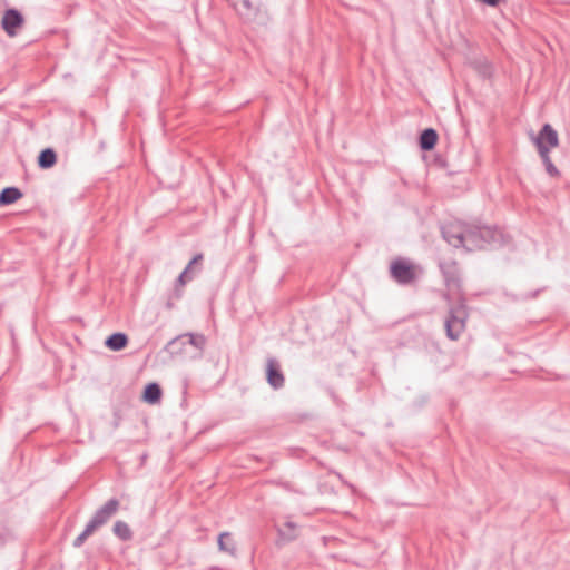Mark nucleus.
Masks as SVG:
<instances>
[{
  "mask_svg": "<svg viewBox=\"0 0 570 570\" xmlns=\"http://www.w3.org/2000/svg\"><path fill=\"white\" fill-rule=\"evenodd\" d=\"M118 501L110 500L108 501L91 519V521L87 524L86 529L81 534H79L73 544L76 547H80L85 540L91 535L100 525L105 524L112 514H115L118 510Z\"/></svg>",
  "mask_w": 570,
  "mask_h": 570,
  "instance_id": "f257e3e1",
  "label": "nucleus"
},
{
  "mask_svg": "<svg viewBox=\"0 0 570 570\" xmlns=\"http://www.w3.org/2000/svg\"><path fill=\"white\" fill-rule=\"evenodd\" d=\"M205 343L206 340L204 335L184 334L175 340L173 345L179 348L177 353L187 355L189 358H196L200 356Z\"/></svg>",
  "mask_w": 570,
  "mask_h": 570,
  "instance_id": "f03ea898",
  "label": "nucleus"
},
{
  "mask_svg": "<svg viewBox=\"0 0 570 570\" xmlns=\"http://www.w3.org/2000/svg\"><path fill=\"white\" fill-rule=\"evenodd\" d=\"M534 144L539 154H549L550 149L559 145L558 132L549 124H546L534 138Z\"/></svg>",
  "mask_w": 570,
  "mask_h": 570,
  "instance_id": "7ed1b4c3",
  "label": "nucleus"
},
{
  "mask_svg": "<svg viewBox=\"0 0 570 570\" xmlns=\"http://www.w3.org/2000/svg\"><path fill=\"white\" fill-rule=\"evenodd\" d=\"M391 274L399 283H409L415 278V266L403 259L394 261L391 264Z\"/></svg>",
  "mask_w": 570,
  "mask_h": 570,
  "instance_id": "20e7f679",
  "label": "nucleus"
},
{
  "mask_svg": "<svg viewBox=\"0 0 570 570\" xmlns=\"http://www.w3.org/2000/svg\"><path fill=\"white\" fill-rule=\"evenodd\" d=\"M444 234L446 240L453 246L465 245L468 249L482 248V244L474 242V233H469L464 238L458 227L451 226Z\"/></svg>",
  "mask_w": 570,
  "mask_h": 570,
  "instance_id": "39448f33",
  "label": "nucleus"
},
{
  "mask_svg": "<svg viewBox=\"0 0 570 570\" xmlns=\"http://www.w3.org/2000/svg\"><path fill=\"white\" fill-rule=\"evenodd\" d=\"M1 23L7 35L14 37L23 23V18L17 10L11 9L4 12Z\"/></svg>",
  "mask_w": 570,
  "mask_h": 570,
  "instance_id": "423d86ee",
  "label": "nucleus"
},
{
  "mask_svg": "<svg viewBox=\"0 0 570 570\" xmlns=\"http://www.w3.org/2000/svg\"><path fill=\"white\" fill-rule=\"evenodd\" d=\"M465 327V312L459 309L455 315H452L446 321V331L450 338L455 340L463 332Z\"/></svg>",
  "mask_w": 570,
  "mask_h": 570,
  "instance_id": "0eeeda50",
  "label": "nucleus"
},
{
  "mask_svg": "<svg viewBox=\"0 0 570 570\" xmlns=\"http://www.w3.org/2000/svg\"><path fill=\"white\" fill-rule=\"evenodd\" d=\"M236 11L246 19L255 18L259 8L253 0H232Z\"/></svg>",
  "mask_w": 570,
  "mask_h": 570,
  "instance_id": "6e6552de",
  "label": "nucleus"
},
{
  "mask_svg": "<svg viewBox=\"0 0 570 570\" xmlns=\"http://www.w3.org/2000/svg\"><path fill=\"white\" fill-rule=\"evenodd\" d=\"M267 381L274 387H279L283 385L284 376L281 373L278 365L275 361L269 360L267 362Z\"/></svg>",
  "mask_w": 570,
  "mask_h": 570,
  "instance_id": "1a4fd4ad",
  "label": "nucleus"
},
{
  "mask_svg": "<svg viewBox=\"0 0 570 570\" xmlns=\"http://www.w3.org/2000/svg\"><path fill=\"white\" fill-rule=\"evenodd\" d=\"M128 344V337L124 333H115L106 340V346L111 351L124 350Z\"/></svg>",
  "mask_w": 570,
  "mask_h": 570,
  "instance_id": "9d476101",
  "label": "nucleus"
},
{
  "mask_svg": "<svg viewBox=\"0 0 570 570\" xmlns=\"http://www.w3.org/2000/svg\"><path fill=\"white\" fill-rule=\"evenodd\" d=\"M160 397H161V389L159 387L158 384L150 383L145 387L144 393H142V400L146 403L155 404V403L159 402Z\"/></svg>",
  "mask_w": 570,
  "mask_h": 570,
  "instance_id": "9b49d317",
  "label": "nucleus"
},
{
  "mask_svg": "<svg viewBox=\"0 0 570 570\" xmlns=\"http://www.w3.org/2000/svg\"><path fill=\"white\" fill-rule=\"evenodd\" d=\"M438 142V134L434 129H425L420 137V146L423 150H432Z\"/></svg>",
  "mask_w": 570,
  "mask_h": 570,
  "instance_id": "f8f14e48",
  "label": "nucleus"
},
{
  "mask_svg": "<svg viewBox=\"0 0 570 570\" xmlns=\"http://www.w3.org/2000/svg\"><path fill=\"white\" fill-rule=\"evenodd\" d=\"M218 548L220 551L234 556L236 551L235 542L229 532H223L218 537Z\"/></svg>",
  "mask_w": 570,
  "mask_h": 570,
  "instance_id": "ddd939ff",
  "label": "nucleus"
},
{
  "mask_svg": "<svg viewBox=\"0 0 570 570\" xmlns=\"http://www.w3.org/2000/svg\"><path fill=\"white\" fill-rule=\"evenodd\" d=\"M22 197L21 191L18 188L9 187L4 188L0 194V206L13 204Z\"/></svg>",
  "mask_w": 570,
  "mask_h": 570,
  "instance_id": "4468645a",
  "label": "nucleus"
},
{
  "mask_svg": "<svg viewBox=\"0 0 570 570\" xmlns=\"http://www.w3.org/2000/svg\"><path fill=\"white\" fill-rule=\"evenodd\" d=\"M57 161L56 154L52 149L48 148L40 153L38 164L41 168H51Z\"/></svg>",
  "mask_w": 570,
  "mask_h": 570,
  "instance_id": "2eb2a0df",
  "label": "nucleus"
},
{
  "mask_svg": "<svg viewBox=\"0 0 570 570\" xmlns=\"http://www.w3.org/2000/svg\"><path fill=\"white\" fill-rule=\"evenodd\" d=\"M296 531H297V527L296 524H294L293 522L291 521H287L285 522L281 528H279V534L285 539V540H292L296 537Z\"/></svg>",
  "mask_w": 570,
  "mask_h": 570,
  "instance_id": "dca6fc26",
  "label": "nucleus"
},
{
  "mask_svg": "<svg viewBox=\"0 0 570 570\" xmlns=\"http://www.w3.org/2000/svg\"><path fill=\"white\" fill-rule=\"evenodd\" d=\"M114 532L122 540H128L131 535V531L127 523L117 521L114 525Z\"/></svg>",
  "mask_w": 570,
  "mask_h": 570,
  "instance_id": "f3484780",
  "label": "nucleus"
},
{
  "mask_svg": "<svg viewBox=\"0 0 570 570\" xmlns=\"http://www.w3.org/2000/svg\"><path fill=\"white\" fill-rule=\"evenodd\" d=\"M544 165H546V169L547 171L551 175V176H556L558 174V170L556 168V166L552 164L550 157H549V154H540Z\"/></svg>",
  "mask_w": 570,
  "mask_h": 570,
  "instance_id": "a211bd4d",
  "label": "nucleus"
},
{
  "mask_svg": "<svg viewBox=\"0 0 570 570\" xmlns=\"http://www.w3.org/2000/svg\"><path fill=\"white\" fill-rule=\"evenodd\" d=\"M203 258L202 255H197L196 257H194V259L188 264L187 268L181 273V275L179 276V282L181 285H184L187 281V275L189 273V271L191 269V266L196 263H198L200 259Z\"/></svg>",
  "mask_w": 570,
  "mask_h": 570,
  "instance_id": "6ab92c4d",
  "label": "nucleus"
},
{
  "mask_svg": "<svg viewBox=\"0 0 570 570\" xmlns=\"http://www.w3.org/2000/svg\"><path fill=\"white\" fill-rule=\"evenodd\" d=\"M480 233L483 235V234H489L490 232L488 229H481Z\"/></svg>",
  "mask_w": 570,
  "mask_h": 570,
  "instance_id": "aec40b11",
  "label": "nucleus"
}]
</instances>
